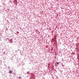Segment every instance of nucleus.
Here are the masks:
<instances>
[{
  "mask_svg": "<svg viewBox=\"0 0 79 79\" xmlns=\"http://www.w3.org/2000/svg\"><path fill=\"white\" fill-rule=\"evenodd\" d=\"M19 79H21V78H19Z\"/></svg>",
  "mask_w": 79,
  "mask_h": 79,
  "instance_id": "9d476101",
  "label": "nucleus"
},
{
  "mask_svg": "<svg viewBox=\"0 0 79 79\" xmlns=\"http://www.w3.org/2000/svg\"><path fill=\"white\" fill-rule=\"evenodd\" d=\"M7 40H9V41H10V40H11V41L12 40V39H10H10H7Z\"/></svg>",
  "mask_w": 79,
  "mask_h": 79,
  "instance_id": "f03ea898",
  "label": "nucleus"
},
{
  "mask_svg": "<svg viewBox=\"0 0 79 79\" xmlns=\"http://www.w3.org/2000/svg\"><path fill=\"white\" fill-rule=\"evenodd\" d=\"M27 74H29V72H27Z\"/></svg>",
  "mask_w": 79,
  "mask_h": 79,
  "instance_id": "20e7f679",
  "label": "nucleus"
},
{
  "mask_svg": "<svg viewBox=\"0 0 79 79\" xmlns=\"http://www.w3.org/2000/svg\"><path fill=\"white\" fill-rule=\"evenodd\" d=\"M56 63H57V64H59V63L57 62Z\"/></svg>",
  "mask_w": 79,
  "mask_h": 79,
  "instance_id": "7ed1b4c3",
  "label": "nucleus"
},
{
  "mask_svg": "<svg viewBox=\"0 0 79 79\" xmlns=\"http://www.w3.org/2000/svg\"><path fill=\"white\" fill-rule=\"evenodd\" d=\"M6 30L7 31V30H8V28H6Z\"/></svg>",
  "mask_w": 79,
  "mask_h": 79,
  "instance_id": "39448f33",
  "label": "nucleus"
},
{
  "mask_svg": "<svg viewBox=\"0 0 79 79\" xmlns=\"http://www.w3.org/2000/svg\"><path fill=\"white\" fill-rule=\"evenodd\" d=\"M19 77L20 78H21V77Z\"/></svg>",
  "mask_w": 79,
  "mask_h": 79,
  "instance_id": "0eeeda50",
  "label": "nucleus"
},
{
  "mask_svg": "<svg viewBox=\"0 0 79 79\" xmlns=\"http://www.w3.org/2000/svg\"><path fill=\"white\" fill-rule=\"evenodd\" d=\"M63 60H63V59H62V61H63Z\"/></svg>",
  "mask_w": 79,
  "mask_h": 79,
  "instance_id": "423d86ee",
  "label": "nucleus"
},
{
  "mask_svg": "<svg viewBox=\"0 0 79 79\" xmlns=\"http://www.w3.org/2000/svg\"><path fill=\"white\" fill-rule=\"evenodd\" d=\"M8 68H10V67L9 66V67H8Z\"/></svg>",
  "mask_w": 79,
  "mask_h": 79,
  "instance_id": "1a4fd4ad",
  "label": "nucleus"
},
{
  "mask_svg": "<svg viewBox=\"0 0 79 79\" xmlns=\"http://www.w3.org/2000/svg\"><path fill=\"white\" fill-rule=\"evenodd\" d=\"M5 53V52H4V53Z\"/></svg>",
  "mask_w": 79,
  "mask_h": 79,
  "instance_id": "6e6552de",
  "label": "nucleus"
},
{
  "mask_svg": "<svg viewBox=\"0 0 79 79\" xmlns=\"http://www.w3.org/2000/svg\"><path fill=\"white\" fill-rule=\"evenodd\" d=\"M9 73H10V74H12L13 73V72L11 71V70H10L9 71Z\"/></svg>",
  "mask_w": 79,
  "mask_h": 79,
  "instance_id": "f257e3e1",
  "label": "nucleus"
}]
</instances>
